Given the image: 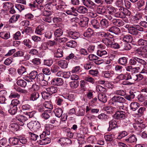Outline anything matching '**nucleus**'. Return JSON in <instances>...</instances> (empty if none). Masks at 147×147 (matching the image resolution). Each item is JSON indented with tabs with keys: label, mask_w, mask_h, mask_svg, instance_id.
<instances>
[{
	"label": "nucleus",
	"mask_w": 147,
	"mask_h": 147,
	"mask_svg": "<svg viewBox=\"0 0 147 147\" xmlns=\"http://www.w3.org/2000/svg\"><path fill=\"white\" fill-rule=\"evenodd\" d=\"M136 119L138 121V123L133 124L134 127L136 130L141 132L142 129L144 128L146 126L142 122H139V120H140V119Z\"/></svg>",
	"instance_id": "obj_5"
},
{
	"label": "nucleus",
	"mask_w": 147,
	"mask_h": 147,
	"mask_svg": "<svg viewBox=\"0 0 147 147\" xmlns=\"http://www.w3.org/2000/svg\"><path fill=\"white\" fill-rule=\"evenodd\" d=\"M115 5L117 9L119 11H123L124 8L123 7V0H116Z\"/></svg>",
	"instance_id": "obj_14"
},
{
	"label": "nucleus",
	"mask_w": 147,
	"mask_h": 147,
	"mask_svg": "<svg viewBox=\"0 0 147 147\" xmlns=\"http://www.w3.org/2000/svg\"><path fill=\"white\" fill-rule=\"evenodd\" d=\"M0 37L4 39H7L10 37L9 32H0Z\"/></svg>",
	"instance_id": "obj_34"
},
{
	"label": "nucleus",
	"mask_w": 147,
	"mask_h": 147,
	"mask_svg": "<svg viewBox=\"0 0 147 147\" xmlns=\"http://www.w3.org/2000/svg\"><path fill=\"white\" fill-rule=\"evenodd\" d=\"M88 9L84 6H80L77 9V11L79 13L82 14H85L88 12Z\"/></svg>",
	"instance_id": "obj_29"
},
{
	"label": "nucleus",
	"mask_w": 147,
	"mask_h": 147,
	"mask_svg": "<svg viewBox=\"0 0 147 147\" xmlns=\"http://www.w3.org/2000/svg\"><path fill=\"white\" fill-rule=\"evenodd\" d=\"M57 4L55 7V10H59L60 11H62L63 10V5L59 4V2L60 1V0H56Z\"/></svg>",
	"instance_id": "obj_50"
},
{
	"label": "nucleus",
	"mask_w": 147,
	"mask_h": 147,
	"mask_svg": "<svg viewBox=\"0 0 147 147\" xmlns=\"http://www.w3.org/2000/svg\"><path fill=\"white\" fill-rule=\"evenodd\" d=\"M68 34L70 37L74 39H77L80 37V34L77 32L69 31L68 32Z\"/></svg>",
	"instance_id": "obj_19"
},
{
	"label": "nucleus",
	"mask_w": 147,
	"mask_h": 147,
	"mask_svg": "<svg viewBox=\"0 0 147 147\" xmlns=\"http://www.w3.org/2000/svg\"><path fill=\"white\" fill-rule=\"evenodd\" d=\"M54 112L56 117H60L62 115L63 111L61 108H57L54 110Z\"/></svg>",
	"instance_id": "obj_30"
},
{
	"label": "nucleus",
	"mask_w": 147,
	"mask_h": 147,
	"mask_svg": "<svg viewBox=\"0 0 147 147\" xmlns=\"http://www.w3.org/2000/svg\"><path fill=\"white\" fill-rule=\"evenodd\" d=\"M123 40L127 42H131L133 40V38L130 35H124L123 37Z\"/></svg>",
	"instance_id": "obj_43"
},
{
	"label": "nucleus",
	"mask_w": 147,
	"mask_h": 147,
	"mask_svg": "<svg viewBox=\"0 0 147 147\" xmlns=\"http://www.w3.org/2000/svg\"><path fill=\"white\" fill-rule=\"evenodd\" d=\"M137 44L140 46H147V40L141 38L138 40Z\"/></svg>",
	"instance_id": "obj_28"
},
{
	"label": "nucleus",
	"mask_w": 147,
	"mask_h": 147,
	"mask_svg": "<svg viewBox=\"0 0 147 147\" xmlns=\"http://www.w3.org/2000/svg\"><path fill=\"white\" fill-rule=\"evenodd\" d=\"M5 109L11 115L15 114L17 110V107L12 105H7L5 107Z\"/></svg>",
	"instance_id": "obj_12"
},
{
	"label": "nucleus",
	"mask_w": 147,
	"mask_h": 147,
	"mask_svg": "<svg viewBox=\"0 0 147 147\" xmlns=\"http://www.w3.org/2000/svg\"><path fill=\"white\" fill-rule=\"evenodd\" d=\"M45 27L43 25L38 26L36 28L35 31L36 34L39 35H42L44 30Z\"/></svg>",
	"instance_id": "obj_18"
},
{
	"label": "nucleus",
	"mask_w": 147,
	"mask_h": 147,
	"mask_svg": "<svg viewBox=\"0 0 147 147\" xmlns=\"http://www.w3.org/2000/svg\"><path fill=\"white\" fill-rule=\"evenodd\" d=\"M13 5L10 2H7L5 3L3 5V8L6 10L10 9V8L12 7Z\"/></svg>",
	"instance_id": "obj_56"
},
{
	"label": "nucleus",
	"mask_w": 147,
	"mask_h": 147,
	"mask_svg": "<svg viewBox=\"0 0 147 147\" xmlns=\"http://www.w3.org/2000/svg\"><path fill=\"white\" fill-rule=\"evenodd\" d=\"M63 54L62 51L61 49H58L54 53V57L56 58L61 57L63 56Z\"/></svg>",
	"instance_id": "obj_36"
},
{
	"label": "nucleus",
	"mask_w": 147,
	"mask_h": 147,
	"mask_svg": "<svg viewBox=\"0 0 147 147\" xmlns=\"http://www.w3.org/2000/svg\"><path fill=\"white\" fill-rule=\"evenodd\" d=\"M136 51L138 54L140 56L144 55L147 57V46L139 47L136 49Z\"/></svg>",
	"instance_id": "obj_9"
},
{
	"label": "nucleus",
	"mask_w": 147,
	"mask_h": 147,
	"mask_svg": "<svg viewBox=\"0 0 147 147\" xmlns=\"http://www.w3.org/2000/svg\"><path fill=\"white\" fill-rule=\"evenodd\" d=\"M93 31L90 28H88L83 34L84 36L87 38L91 37L93 34Z\"/></svg>",
	"instance_id": "obj_20"
},
{
	"label": "nucleus",
	"mask_w": 147,
	"mask_h": 147,
	"mask_svg": "<svg viewBox=\"0 0 147 147\" xmlns=\"http://www.w3.org/2000/svg\"><path fill=\"white\" fill-rule=\"evenodd\" d=\"M16 119L20 121V125L23 126L24 124L26 123V121L28 120L27 117L26 115H19L16 116Z\"/></svg>",
	"instance_id": "obj_7"
},
{
	"label": "nucleus",
	"mask_w": 147,
	"mask_h": 147,
	"mask_svg": "<svg viewBox=\"0 0 147 147\" xmlns=\"http://www.w3.org/2000/svg\"><path fill=\"white\" fill-rule=\"evenodd\" d=\"M40 61L41 60L39 58H35L32 59L31 62L34 65H38L41 64Z\"/></svg>",
	"instance_id": "obj_47"
},
{
	"label": "nucleus",
	"mask_w": 147,
	"mask_h": 147,
	"mask_svg": "<svg viewBox=\"0 0 147 147\" xmlns=\"http://www.w3.org/2000/svg\"><path fill=\"white\" fill-rule=\"evenodd\" d=\"M79 82L78 81H74L69 82V85L72 89L76 88L79 86Z\"/></svg>",
	"instance_id": "obj_51"
},
{
	"label": "nucleus",
	"mask_w": 147,
	"mask_h": 147,
	"mask_svg": "<svg viewBox=\"0 0 147 147\" xmlns=\"http://www.w3.org/2000/svg\"><path fill=\"white\" fill-rule=\"evenodd\" d=\"M114 117L115 119L120 120L125 119L126 117L125 111H117L114 115Z\"/></svg>",
	"instance_id": "obj_6"
},
{
	"label": "nucleus",
	"mask_w": 147,
	"mask_h": 147,
	"mask_svg": "<svg viewBox=\"0 0 147 147\" xmlns=\"http://www.w3.org/2000/svg\"><path fill=\"white\" fill-rule=\"evenodd\" d=\"M128 32L130 34L134 35H137L138 33V32L136 30L135 26H131L129 29Z\"/></svg>",
	"instance_id": "obj_44"
},
{
	"label": "nucleus",
	"mask_w": 147,
	"mask_h": 147,
	"mask_svg": "<svg viewBox=\"0 0 147 147\" xmlns=\"http://www.w3.org/2000/svg\"><path fill=\"white\" fill-rule=\"evenodd\" d=\"M23 43L28 49L32 47V42L29 39H25L23 41Z\"/></svg>",
	"instance_id": "obj_42"
},
{
	"label": "nucleus",
	"mask_w": 147,
	"mask_h": 147,
	"mask_svg": "<svg viewBox=\"0 0 147 147\" xmlns=\"http://www.w3.org/2000/svg\"><path fill=\"white\" fill-rule=\"evenodd\" d=\"M85 112V109L82 107L78 108L76 109V115L77 116H83Z\"/></svg>",
	"instance_id": "obj_27"
},
{
	"label": "nucleus",
	"mask_w": 147,
	"mask_h": 147,
	"mask_svg": "<svg viewBox=\"0 0 147 147\" xmlns=\"http://www.w3.org/2000/svg\"><path fill=\"white\" fill-rule=\"evenodd\" d=\"M105 110L107 111V113L111 114H113L117 111L116 108L109 106L106 107Z\"/></svg>",
	"instance_id": "obj_31"
},
{
	"label": "nucleus",
	"mask_w": 147,
	"mask_h": 147,
	"mask_svg": "<svg viewBox=\"0 0 147 147\" xmlns=\"http://www.w3.org/2000/svg\"><path fill=\"white\" fill-rule=\"evenodd\" d=\"M67 46L71 48H75L77 45V43L74 40H70L67 42L66 43Z\"/></svg>",
	"instance_id": "obj_41"
},
{
	"label": "nucleus",
	"mask_w": 147,
	"mask_h": 147,
	"mask_svg": "<svg viewBox=\"0 0 147 147\" xmlns=\"http://www.w3.org/2000/svg\"><path fill=\"white\" fill-rule=\"evenodd\" d=\"M130 65L126 66L125 67V69L127 71L131 72L132 73H135L136 72H139L140 71V65H136V67H133L130 64Z\"/></svg>",
	"instance_id": "obj_3"
},
{
	"label": "nucleus",
	"mask_w": 147,
	"mask_h": 147,
	"mask_svg": "<svg viewBox=\"0 0 147 147\" xmlns=\"http://www.w3.org/2000/svg\"><path fill=\"white\" fill-rule=\"evenodd\" d=\"M19 139V138L15 137L10 138L9 139L10 143L13 145H15L18 144Z\"/></svg>",
	"instance_id": "obj_46"
},
{
	"label": "nucleus",
	"mask_w": 147,
	"mask_h": 147,
	"mask_svg": "<svg viewBox=\"0 0 147 147\" xmlns=\"http://www.w3.org/2000/svg\"><path fill=\"white\" fill-rule=\"evenodd\" d=\"M107 9L108 13L105 16L108 20H111L114 14L116 11V10L115 7L111 5L107 7Z\"/></svg>",
	"instance_id": "obj_2"
},
{
	"label": "nucleus",
	"mask_w": 147,
	"mask_h": 147,
	"mask_svg": "<svg viewBox=\"0 0 147 147\" xmlns=\"http://www.w3.org/2000/svg\"><path fill=\"white\" fill-rule=\"evenodd\" d=\"M91 24L93 27L96 29L99 28L100 26L99 22L96 19H94L91 21Z\"/></svg>",
	"instance_id": "obj_38"
},
{
	"label": "nucleus",
	"mask_w": 147,
	"mask_h": 147,
	"mask_svg": "<svg viewBox=\"0 0 147 147\" xmlns=\"http://www.w3.org/2000/svg\"><path fill=\"white\" fill-rule=\"evenodd\" d=\"M83 4L86 7H88L90 5L94 6L95 4L90 0H82Z\"/></svg>",
	"instance_id": "obj_40"
},
{
	"label": "nucleus",
	"mask_w": 147,
	"mask_h": 147,
	"mask_svg": "<svg viewBox=\"0 0 147 147\" xmlns=\"http://www.w3.org/2000/svg\"><path fill=\"white\" fill-rule=\"evenodd\" d=\"M17 84L18 85L23 87H25L26 85V82L23 80H19L17 82Z\"/></svg>",
	"instance_id": "obj_53"
},
{
	"label": "nucleus",
	"mask_w": 147,
	"mask_h": 147,
	"mask_svg": "<svg viewBox=\"0 0 147 147\" xmlns=\"http://www.w3.org/2000/svg\"><path fill=\"white\" fill-rule=\"evenodd\" d=\"M142 14L139 13H137L134 16H133L131 19V22L133 24H136L139 22L142 18Z\"/></svg>",
	"instance_id": "obj_11"
},
{
	"label": "nucleus",
	"mask_w": 147,
	"mask_h": 147,
	"mask_svg": "<svg viewBox=\"0 0 147 147\" xmlns=\"http://www.w3.org/2000/svg\"><path fill=\"white\" fill-rule=\"evenodd\" d=\"M136 93V92H134L133 91H130L129 92V94L126 95L125 97V98L128 100L131 101L134 98L135 94Z\"/></svg>",
	"instance_id": "obj_26"
},
{
	"label": "nucleus",
	"mask_w": 147,
	"mask_h": 147,
	"mask_svg": "<svg viewBox=\"0 0 147 147\" xmlns=\"http://www.w3.org/2000/svg\"><path fill=\"white\" fill-rule=\"evenodd\" d=\"M63 31L61 28L57 29L55 32L54 34L56 37H59L63 34Z\"/></svg>",
	"instance_id": "obj_49"
},
{
	"label": "nucleus",
	"mask_w": 147,
	"mask_h": 147,
	"mask_svg": "<svg viewBox=\"0 0 147 147\" xmlns=\"http://www.w3.org/2000/svg\"><path fill=\"white\" fill-rule=\"evenodd\" d=\"M107 31L115 34H118L120 32V29L118 28L115 26L111 27Z\"/></svg>",
	"instance_id": "obj_22"
},
{
	"label": "nucleus",
	"mask_w": 147,
	"mask_h": 147,
	"mask_svg": "<svg viewBox=\"0 0 147 147\" xmlns=\"http://www.w3.org/2000/svg\"><path fill=\"white\" fill-rule=\"evenodd\" d=\"M109 22L105 18L102 19L100 21V24L101 27L103 28H107L109 26Z\"/></svg>",
	"instance_id": "obj_17"
},
{
	"label": "nucleus",
	"mask_w": 147,
	"mask_h": 147,
	"mask_svg": "<svg viewBox=\"0 0 147 147\" xmlns=\"http://www.w3.org/2000/svg\"><path fill=\"white\" fill-rule=\"evenodd\" d=\"M47 92L51 95L57 92L58 89L57 87L51 86L46 89Z\"/></svg>",
	"instance_id": "obj_24"
},
{
	"label": "nucleus",
	"mask_w": 147,
	"mask_h": 147,
	"mask_svg": "<svg viewBox=\"0 0 147 147\" xmlns=\"http://www.w3.org/2000/svg\"><path fill=\"white\" fill-rule=\"evenodd\" d=\"M113 40L111 38H106L102 39V42L107 46L111 47L113 43Z\"/></svg>",
	"instance_id": "obj_21"
},
{
	"label": "nucleus",
	"mask_w": 147,
	"mask_h": 147,
	"mask_svg": "<svg viewBox=\"0 0 147 147\" xmlns=\"http://www.w3.org/2000/svg\"><path fill=\"white\" fill-rule=\"evenodd\" d=\"M107 54V52L105 50H98L97 52V55L100 57H106Z\"/></svg>",
	"instance_id": "obj_45"
},
{
	"label": "nucleus",
	"mask_w": 147,
	"mask_h": 147,
	"mask_svg": "<svg viewBox=\"0 0 147 147\" xmlns=\"http://www.w3.org/2000/svg\"><path fill=\"white\" fill-rule=\"evenodd\" d=\"M98 117L100 119L104 120H107L110 119V117L109 116H108L106 114L103 113H102L98 115Z\"/></svg>",
	"instance_id": "obj_48"
},
{
	"label": "nucleus",
	"mask_w": 147,
	"mask_h": 147,
	"mask_svg": "<svg viewBox=\"0 0 147 147\" xmlns=\"http://www.w3.org/2000/svg\"><path fill=\"white\" fill-rule=\"evenodd\" d=\"M98 99L99 101L103 102H105L107 100V96L105 94L101 93L99 94Z\"/></svg>",
	"instance_id": "obj_32"
},
{
	"label": "nucleus",
	"mask_w": 147,
	"mask_h": 147,
	"mask_svg": "<svg viewBox=\"0 0 147 147\" xmlns=\"http://www.w3.org/2000/svg\"><path fill=\"white\" fill-rule=\"evenodd\" d=\"M51 142V139L49 138L40 139L39 143L40 145H45L48 144Z\"/></svg>",
	"instance_id": "obj_23"
},
{
	"label": "nucleus",
	"mask_w": 147,
	"mask_h": 147,
	"mask_svg": "<svg viewBox=\"0 0 147 147\" xmlns=\"http://www.w3.org/2000/svg\"><path fill=\"white\" fill-rule=\"evenodd\" d=\"M123 68L121 65H116L115 66V70L116 72L120 73L122 72Z\"/></svg>",
	"instance_id": "obj_62"
},
{
	"label": "nucleus",
	"mask_w": 147,
	"mask_h": 147,
	"mask_svg": "<svg viewBox=\"0 0 147 147\" xmlns=\"http://www.w3.org/2000/svg\"><path fill=\"white\" fill-rule=\"evenodd\" d=\"M99 36L105 38H108L110 35V34L109 32L105 33L104 32H99L98 33Z\"/></svg>",
	"instance_id": "obj_58"
},
{
	"label": "nucleus",
	"mask_w": 147,
	"mask_h": 147,
	"mask_svg": "<svg viewBox=\"0 0 147 147\" xmlns=\"http://www.w3.org/2000/svg\"><path fill=\"white\" fill-rule=\"evenodd\" d=\"M24 113H25V115L26 117H27L28 119V118H31L34 117L36 113V112L34 111L28 112H24Z\"/></svg>",
	"instance_id": "obj_59"
},
{
	"label": "nucleus",
	"mask_w": 147,
	"mask_h": 147,
	"mask_svg": "<svg viewBox=\"0 0 147 147\" xmlns=\"http://www.w3.org/2000/svg\"><path fill=\"white\" fill-rule=\"evenodd\" d=\"M18 74L20 75H23L24 77L23 78L26 81H29L28 79L29 77L27 76H26V74H27V72L26 69L24 67L22 66L20 67L18 69Z\"/></svg>",
	"instance_id": "obj_4"
},
{
	"label": "nucleus",
	"mask_w": 147,
	"mask_h": 147,
	"mask_svg": "<svg viewBox=\"0 0 147 147\" xmlns=\"http://www.w3.org/2000/svg\"><path fill=\"white\" fill-rule=\"evenodd\" d=\"M44 106L46 108L51 109L53 107L51 103L49 101H45L44 103Z\"/></svg>",
	"instance_id": "obj_64"
},
{
	"label": "nucleus",
	"mask_w": 147,
	"mask_h": 147,
	"mask_svg": "<svg viewBox=\"0 0 147 147\" xmlns=\"http://www.w3.org/2000/svg\"><path fill=\"white\" fill-rule=\"evenodd\" d=\"M50 126H52V125L49 124H46L45 126V128L44 131H45L47 135H49L50 134Z\"/></svg>",
	"instance_id": "obj_61"
},
{
	"label": "nucleus",
	"mask_w": 147,
	"mask_h": 147,
	"mask_svg": "<svg viewBox=\"0 0 147 147\" xmlns=\"http://www.w3.org/2000/svg\"><path fill=\"white\" fill-rule=\"evenodd\" d=\"M96 11L97 13L99 14L103 15L106 13L105 9L102 8L97 7Z\"/></svg>",
	"instance_id": "obj_60"
},
{
	"label": "nucleus",
	"mask_w": 147,
	"mask_h": 147,
	"mask_svg": "<svg viewBox=\"0 0 147 147\" xmlns=\"http://www.w3.org/2000/svg\"><path fill=\"white\" fill-rule=\"evenodd\" d=\"M125 140L130 143H135L137 141V139L135 135L133 134L131 135L129 138L126 139Z\"/></svg>",
	"instance_id": "obj_35"
},
{
	"label": "nucleus",
	"mask_w": 147,
	"mask_h": 147,
	"mask_svg": "<svg viewBox=\"0 0 147 147\" xmlns=\"http://www.w3.org/2000/svg\"><path fill=\"white\" fill-rule=\"evenodd\" d=\"M111 100L113 102L122 103H125L126 101L125 98L121 96L118 95H115L112 97Z\"/></svg>",
	"instance_id": "obj_10"
},
{
	"label": "nucleus",
	"mask_w": 147,
	"mask_h": 147,
	"mask_svg": "<svg viewBox=\"0 0 147 147\" xmlns=\"http://www.w3.org/2000/svg\"><path fill=\"white\" fill-rule=\"evenodd\" d=\"M57 4L56 0H51V2L46 4L45 7L47 9L51 11H53L55 10V7Z\"/></svg>",
	"instance_id": "obj_8"
},
{
	"label": "nucleus",
	"mask_w": 147,
	"mask_h": 147,
	"mask_svg": "<svg viewBox=\"0 0 147 147\" xmlns=\"http://www.w3.org/2000/svg\"><path fill=\"white\" fill-rule=\"evenodd\" d=\"M51 84L54 85L60 86L63 84L62 79L61 78H55L51 81Z\"/></svg>",
	"instance_id": "obj_15"
},
{
	"label": "nucleus",
	"mask_w": 147,
	"mask_h": 147,
	"mask_svg": "<svg viewBox=\"0 0 147 147\" xmlns=\"http://www.w3.org/2000/svg\"><path fill=\"white\" fill-rule=\"evenodd\" d=\"M123 11H120L115 13V16L117 18H124L125 17V15L123 12Z\"/></svg>",
	"instance_id": "obj_52"
},
{
	"label": "nucleus",
	"mask_w": 147,
	"mask_h": 147,
	"mask_svg": "<svg viewBox=\"0 0 147 147\" xmlns=\"http://www.w3.org/2000/svg\"><path fill=\"white\" fill-rule=\"evenodd\" d=\"M140 106L139 104L136 102H132L130 105L131 109L134 111H135Z\"/></svg>",
	"instance_id": "obj_33"
},
{
	"label": "nucleus",
	"mask_w": 147,
	"mask_h": 147,
	"mask_svg": "<svg viewBox=\"0 0 147 147\" xmlns=\"http://www.w3.org/2000/svg\"><path fill=\"white\" fill-rule=\"evenodd\" d=\"M117 62L121 65H126L127 63V58L125 57H121L118 60Z\"/></svg>",
	"instance_id": "obj_37"
},
{
	"label": "nucleus",
	"mask_w": 147,
	"mask_h": 147,
	"mask_svg": "<svg viewBox=\"0 0 147 147\" xmlns=\"http://www.w3.org/2000/svg\"><path fill=\"white\" fill-rule=\"evenodd\" d=\"M39 95L37 91H35L30 94V100L35 101L38 98Z\"/></svg>",
	"instance_id": "obj_25"
},
{
	"label": "nucleus",
	"mask_w": 147,
	"mask_h": 147,
	"mask_svg": "<svg viewBox=\"0 0 147 147\" xmlns=\"http://www.w3.org/2000/svg\"><path fill=\"white\" fill-rule=\"evenodd\" d=\"M27 126L31 131H36L40 127V125L37 121H32L27 124Z\"/></svg>",
	"instance_id": "obj_1"
},
{
	"label": "nucleus",
	"mask_w": 147,
	"mask_h": 147,
	"mask_svg": "<svg viewBox=\"0 0 147 147\" xmlns=\"http://www.w3.org/2000/svg\"><path fill=\"white\" fill-rule=\"evenodd\" d=\"M50 114L51 112L47 111H45L42 113L41 117L42 118L47 119L50 117Z\"/></svg>",
	"instance_id": "obj_55"
},
{
	"label": "nucleus",
	"mask_w": 147,
	"mask_h": 147,
	"mask_svg": "<svg viewBox=\"0 0 147 147\" xmlns=\"http://www.w3.org/2000/svg\"><path fill=\"white\" fill-rule=\"evenodd\" d=\"M37 72L35 71H33L30 74L29 76L31 79H34L37 77Z\"/></svg>",
	"instance_id": "obj_63"
},
{
	"label": "nucleus",
	"mask_w": 147,
	"mask_h": 147,
	"mask_svg": "<svg viewBox=\"0 0 147 147\" xmlns=\"http://www.w3.org/2000/svg\"><path fill=\"white\" fill-rule=\"evenodd\" d=\"M19 126L17 123H13L11 124L10 125V127L12 130L17 131L19 129Z\"/></svg>",
	"instance_id": "obj_57"
},
{
	"label": "nucleus",
	"mask_w": 147,
	"mask_h": 147,
	"mask_svg": "<svg viewBox=\"0 0 147 147\" xmlns=\"http://www.w3.org/2000/svg\"><path fill=\"white\" fill-rule=\"evenodd\" d=\"M114 137V135L111 134L110 135H106L104 137L106 141L111 142L113 141Z\"/></svg>",
	"instance_id": "obj_54"
},
{
	"label": "nucleus",
	"mask_w": 147,
	"mask_h": 147,
	"mask_svg": "<svg viewBox=\"0 0 147 147\" xmlns=\"http://www.w3.org/2000/svg\"><path fill=\"white\" fill-rule=\"evenodd\" d=\"M80 21V22L79 24L82 27H84L88 24L89 19L86 17L83 16L81 18Z\"/></svg>",
	"instance_id": "obj_16"
},
{
	"label": "nucleus",
	"mask_w": 147,
	"mask_h": 147,
	"mask_svg": "<svg viewBox=\"0 0 147 147\" xmlns=\"http://www.w3.org/2000/svg\"><path fill=\"white\" fill-rule=\"evenodd\" d=\"M117 120L113 119L109 122V127L108 131H110L111 130L118 127V125L117 122Z\"/></svg>",
	"instance_id": "obj_13"
},
{
	"label": "nucleus",
	"mask_w": 147,
	"mask_h": 147,
	"mask_svg": "<svg viewBox=\"0 0 147 147\" xmlns=\"http://www.w3.org/2000/svg\"><path fill=\"white\" fill-rule=\"evenodd\" d=\"M59 65L62 68H66L68 65L67 62L65 60H61L58 62Z\"/></svg>",
	"instance_id": "obj_39"
}]
</instances>
